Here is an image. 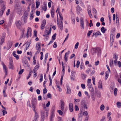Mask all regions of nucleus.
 <instances>
[{"mask_svg":"<svg viewBox=\"0 0 121 121\" xmlns=\"http://www.w3.org/2000/svg\"><path fill=\"white\" fill-rule=\"evenodd\" d=\"M91 52L93 55H95L96 53H97L98 57H100L101 56V50L99 47L95 48H92L91 50Z\"/></svg>","mask_w":121,"mask_h":121,"instance_id":"nucleus-1","label":"nucleus"},{"mask_svg":"<svg viewBox=\"0 0 121 121\" xmlns=\"http://www.w3.org/2000/svg\"><path fill=\"white\" fill-rule=\"evenodd\" d=\"M41 121H44L46 118H47L48 115V111H41Z\"/></svg>","mask_w":121,"mask_h":121,"instance_id":"nucleus-2","label":"nucleus"},{"mask_svg":"<svg viewBox=\"0 0 121 121\" xmlns=\"http://www.w3.org/2000/svg\"><path fill=\"white\" fill-rule=\"evenodd\" d=\"M9 69H14V66L13 60L11 58H10L9 59Z\"/></svg>","mask_w":121,"mask_h":121,"instance_id":"nucleus-3","label":"nucleus"},{"mask_svg":"<svg viewBox=\"0 0 121 121\" xmlns=\"http://www.w3.org/2000/svg\"><path fill=\"white\" fill-rule=\"evenodd\" d=\"M15 24L17 28L18 29H20L21 27L22 23L20 20L17 21L15 22Z\"/></svg>","mask_w":121,"mask_h":121,"instance_id":"nucleus-4","label":"nucleus"},{"mask_svg":"<svg viewBox=\"0 0 121 121\" xmlns=\"http://www.w3.org/2000/svg\"><path fill=\"white\" fill-rule=\"evenodd\" d=\"M80 24L81 29H83L84 28V22L82 18H80Z\"/></svg>","mask_w":121,"mask_h":121,"instance_id":"nucleus-5","label":"nucleus"},{"mask_svg":"<svg viewBox=\"0 0 121 121\" xmlns=\"http://www.w3.org/2000/svg\"><path fill=\"white\" fill-rule=\"evenodd\" d=\"M114 31L113 30H112L111 31V35H110V40H114Z\"/></svg>","mask_w":121,"mask_h":121,"instance_id":"nucleus-6","label":"nucleus"},{"mask_svg":"<svg viewBox=\"0 0 121 121\" xmlns=\"http://www.w3.org/2000/svg\"><path fill=\"white\" fill-rule=\"evenodd\" d=\"M76 10H77V13L78 14H79L80 13V11H81L82 9L78 5L77 6L76 8Z\"/></svg>","mask_w":121,"mask_h":121,"instance_id":"nucleus-7","label":"nucleus"},{"mask_svg":"<svg viewBox=\"0 0 121 121\" xmlns=\"http://www.w3.org/2000/svg\"><path fill=\"white\" fill-rule=\"evenodd\" d=\"M69 110L70 112H72L73 110V104L71 103H70L69 104Z\"/></svg>","mask_w":121,"mask_h":121,"instance_id":"nucleus-8","label":"nucleus"},{"mask_svg":"<svg viewBox=\"0 0 121 121\" xmlns=\"http://www.w3.org/2000/svg\"><path fill=\"white\" fill-rule=\"evenodd\" d=\"M36 49L39 50V51H40L41 50L40 43H38L36 44Z\"/></svg>","mask_w":121,"mask_h":121,"instance_id":"nucleus-9","label":"nucleus"},{"mask_svg":"<svg viewBox=\"0 0 121 121\" xmlns=\"http://www.w3.org/2000/svg\"><path fill=\"white\" fill-rule=\"evenodd\" d=\"M99 35H101V34L100 32L98 31L96 33H93L92 36L93 37L94 35H95V37H96Z\"/></svg>","mask_w":121,"mask_h":121,"instance_id":"nucleus-10","label":"nucleus"},{"mask_svg":"<svg viewBox=\"0 0 121 121\" xmlns=\"http://www.w3.org/2000/svg\"><path fill=\"white\" fill-rule=\"evenodd\" d=\"M89 90L91 92V95H94V89L91 86H89Z\"/></svg>","mask_w":121,"mask_h":121,"instance_id":"nucleus-11","label":"nucleus"},{"mask_svg":"<svg viewBox=\"0 0 121 121\" xmlns=\"http://www.w3.org/2000/svg\"><path fill=\"white\" fill-rule=\"evenodd\" d=\"M2 65L3 66V69L4 70V72L5 73V75H6L7 72L6 66L3 63H2Z\"/></svg>","mask_w":121,"mask_h":121,"instance_id":"nucleus-12","label":"nucleus"},{"mask_svg":"<svg viewBox=\"0 0 121 121\" xmlns=\"http://www.w3.org/2000/svg\"><path fill=\"white\" fill-rule=\"evenodd\" d=\"M13 45V43L11 42H10L8 45L7 47L6 48L7 50V51L9 49L12 47Z\"/></svg>","mask_w":121,"mask_h":121,"instance_id":"nucleus-13","label":"nucleus"},{"mask_svg":"<svg viewBox=\"0 0 121 121\" xmlns=\"http://www.w3.org/2000/svg\"><path fill=\"white\" fill-rule=\"evenodd\" d=\"M67 93L69 94H70L71 93V89L68 86H67Z\"/></svg>","mask_w":121,"mask_h":121,"instance_id":"nucleus-14","label":"nucleus"},{"mask_svg":"<svg viewBox=\"0 0 121 121\" xmlns=\"http://www.w3.org/2000/svg\"><path fill=\"white\" fill-rule=\"evenodd\" d=\"M39 67V64H38V65H37L35 67L34 69H33V70L32 71V72L34 73H35V72L36 71V70L38 69Z\"/></svg>","mask_w":121,"mask_h":121,"instance_id":"nucleus-15","label":"nucleus"},{"mask_svg":"<svg viewBox=\"0 0 121 121\" xmlns=\"http://www.w3.org/2000/svg\"><path fill=\"white\" fill-rule=\"evenodd\" d=\"M98 87L99 88L102 89V83L101 80H100L99 81L98 83Z\"/></svg>","mask_w":121,"mask_h":121,"instance_id":"nucleus-16","label":"nucleus"},{"mask_svg":"<svg viewBox=\"0 0 121 121\" xmlns=\"http://www.w3.org/2000/svg\"><path fill=\"white\" fill-rule=\"evenodd\" d=\"M30 31H31V28L30 27H28V28L26 35V37L27 38L29 37V33L30 32Z\"/></svg>","mask_w":121,"mask_h":121,"instance_id":"nucleus-17","label":"nucleus"},{"mask_svg":"<svg viewBox=\"0 0 121 121\" xmlns=\"http://www.w3.org/2000/svg\"><path fill=\"white\" fill-rule=\"evenodd\" d=\"M33 10H32L31 11L30 14V20H31L32 19L33 17H34V16L33 15Z\"/></svg>","mask_w":121,"mask_h":121,"instance_id":"nucleus-18","label":"nucleus"},{"mask_svg":"<svg viewBox=\"0 0 121 121\" xmlns=\"http://www.w3.org/2000/svg\"><path fill=\"white\" fill-rule=\"evenodd\" d=\"M113 60L111 59L109 62V65L110 67H112L113 66Z\"/></svg>","mask_w":121,"mask_h":121,"instance_id":"nucleus-19","label":"nucleus"},{"mask_svg":"<svg viewBox=\"0 0 121 121\" xmlns=\"http://www.w3.org/2000/svg\"><path fill=\"white\" fill-rule=\"evenodd\" d=\"M91 79H89L88 80L87 85L88 87L91 86Z\"/></svg>","mask_w":121,"mask_h":121,"instance_id":"nucleus-20","label":"nucleus"},{"mask_svg":"<svg viewBox=\"0 0 121 121\" xmlns=\"http://www.w3.org/2000/svg\"><path fill=\"white\" fill-rule=\"evenodd\" d=\"M16 52L15 51H14L13 53V56L16 58L17 60H18L19 58V57L18 55L15 54Z\"/></svg>","mask_w":121,"mask_h":121,"instance_id":"nucleus-21","label":"nucleus"},{"mask_svg":"<svg viewBox=\"0 0 121 121\" xmlns=\"http://www.w3.org/2000/svg\"><path fill=\"white\" fill-rule=\"evenodd\" d=\"M69 54V53L68 52H67L65 53V60L66 61H67L68 60L67 57Z\"/></svg>","mask_w":121,"mask_h":121,"instance_id":"nucleus-22","label":"nucleus"},{"mask_svg":"<svg viewBox=\"0 0 121 121\" xmlns=\"http://www.w3.org/2000/svg\"><path fill=\"white\" fill-rule=\"evenodd\" d=\"M6 7H5V5H4L1 8V12H2V14L1 15V16L2 15L4 11L6 8Z\"/></svg>","mask_w":121,"mask_h":121,"instance_id":"nucleus-23","label":"nucleus"},{"mask_svg":"<svg viewBox=\"0 0 121 121\" xmlns=\"http://www.w3.org/2000/svg\"><path fill=\"white\" fill-rule=\"evenodd\" d=\"M23 62L25 64V65H27L28 63L27 60L25 58L23 59Z\"/></svg>","mask_w":121,"mask_h":121,"instance_id":"nucleus-24","label":"nucleus"},{"mask_svg":"<svg viewBox=\"0 0 121 121\" xmlns=\"http://www.w3.org/2000/svg\"><path fill=\"white\" fill-rule=\"evenodd\" d=\"M31 43V42L30 41L28 42H26L25 43V44H26V49L29 47Z\"/></svg>","mask_w":121,"mask_h":121,"instance_id":"nucleus-25","label":"nucleus"},{"mask_svg":"<svg viewBox=\"0 0 121 121\" xmlns=\"http://www.w3.org/2000/svg\"><path fill=\"white\" fill-rule=\"evenodd\" d=\"M64 108V103L62 102L61 105V109L62 111L63 110Z\"/></svg>","mask_w":121,"mask_h":121,"instance_id":"nucleus-26","label":"nucleus"},{"mask_svg":"<svg viewBox=\"0 0 121 121\" xmlns=\"http://www.w3.org/2000/svg\"><path fill=\"white\" fill-rule=\"evenodd\" d=\"M52 113L51 114V115L50 118V121H53V118L54 117V115Z\"/></svg>","mask_w":121,"mask_h":121,"instance_id":"nucleus-27","label":"nucleus"},{"mask_svg":"<svg viewBox=\"0 0 121 121\" xmlns=\"http://www.w3.org/2000/svg\"><path fill=\"white\" fill-rule=\"evenodd\" d=\"M54 10L53 8L51 11V16L52 17H54Z\"/></svg>","mask_w":121,"mask_h":121,"instance_id":"nucleus-28","label":"nucleus"},{"mask_svg":"<svg viewBox=\"0 0 121 121\" xmlns=\"http://www.w3.org/2000/svg\"><path fill=\"white\" fill-rule=\"evenodd\" d=\"M19 4H16L15 5V10H18L19 9Z\"/></svg>","mask_w":121,"mask_h":121,"instance_id":"nucleus-29","label":"nucleus"},{"mask_svg":"<svg viewBox=\"0 0 121 121\" xmlns=\"http://www.w3.org/2000/svg\"><path fill=\"white\" fill-rule=\"evenodd\" d=\"M101 31L103 33H104L105 32V31L106 30V29L104 27H102L101 28Z\"/></svg>","mask_w":121,"mask_h":121,"instance_id":"nucleus-30","label":"nucleus"},{"mask_svg":"<svg viewBox=\"0 0 121 121\" xmlns=\"http://www.w3.org/2000/svg\"><path fill=\"white\" fill-rule=\"evenodd\" d=\"M62 72H63V75H64L65 73V66H64V64L62 61Z\"/></svg>","mask_w":121,"mask_h":121,"instance_id":"nucleus-31","label":"nucleus"},{"mask_svg":"<svg viewBox=\"0 0 121 121\" xmlns=\"http://www.w3.org/2000/svg\"><path fill=\"white\" fill-rule=\"evenodd\" d=\"M93 13L94 15H97V12L95 9L93 8L92 9Z\"/></svg>","mask_w":121,"mask_h":121,"instance_id":"nucleus-32","label":"nucleus"},{"mask_svg":"<svg viewBox=\"0 0 121 121\" xmlns=\"http://www.w3.org/2000/svg\"><path fill=\"white\" fill-rule=\"evenodd\" d=\"M58 25L59 27L60 28V29L61 30H62L63 29V24H59V25Z\"/></svg>","mask_w":121,"mask_h":121,"instance_id":"nucleus-33","label":"nucleus"},{"mask_svg":"<svg viewBox=\"0 0 121 121\" xmlns=\"http://www.w3.org/2000/svg\"><path fill=\"white\" fill-rule=\"evenodd\" d=\"M104 104H102L100 106V109L102 111L104 110Z\"/></svg>","mask_w":121,"mask_h":121,"instance_id":"nucleus-34","label":"nucleus"},{"mask_svg":"<svg viewBox=\"0 0 121 121\" xmlns=\"http://www.w3.org/2000/svg\"><path fill=\"white\" fill-rule=\"evenodd\" d=\"M97 97L99 98H100L101 96V93L100 92H98L97 94Z\"/></svg>","mask_w":121,"mask_h":121,"instance_id":"nucleus-35","label":"nucleus"},{"mask_svg":"<svg viewBox=\"0 0 121 121\" xmlns=\"http://www.w3.org/2000/svg\"><path fill=\"white\" fill-rule=\"evenodd\" d=\"M40 4V3L38 1H37L36 2V8H38Z\"/></svg>","mask_w":121,"mask_h":121,"instance_id":"nucleus-36","label":"nucleus"},{"mask_svg":"<svg viewBox=\"0 0 121 121\" xmlns=\"http://www.w3.org/2000/svg\"><path fill=\"white\" fill-rule=\"evenodd\" d=\"M56 33H55L52 36V39L53 40H55L56 39Z\"/></svg>","mask_w":121,"mask_h":121,"instance_id":"nucleus-37","label":"nucleus"},{"mask_svg":"<svg viewBox=\"0 0 121 121\" xmlns=\"http://www.w3.org/2000/svg\"><path fill=\"white\" fill-rule=\"evenodd\" d=\"M93 30H90L88 31L87 34V35L89 37L91 34L92 33Z\"/></svg>","mask_w":121,"mask_h":121,"instance_id":"nucleus-38","label":"nucleus"},{"mask_svg":"<svg viewBox=\"0 0 121 121\" xmlns=\"http://www.w3.org/2000/svg\"><path fill=\"white\" fill-rule=\"evenodd\" d=\"M117 105L118 108H120L121 106V103L120 102H118L117 103Z\"/></svg>","mask_w":121,"mask_h":121,"instance_id":"nucleus-39","label":"nucleus"},{"mask_svg":"<svg viewBox=\"0 0 121 121\" xmlns=\"http://www.w3.org/2000/svg\"><path fill=\"white\" fill-rule=\"evenodd\" d=\"M117 88H115L114 91V95L115 96L117 94Z\"/></svg>","mask_w":121,"mask_h":121,"instance_id":"nucleus-40","label":"nucleus"},{"mask_svg":"<svg viewBox=\"0 0 121 121\" xmlns=\"http://www.w3.org/2000/svg\"><path fill=\"white\" fill-rule=\"evenodd\" d=\"M43 94L44 95L46 93L47 91V90L46 88H44L43 89Z\"/></svg>","mask_w":121,"mask_h":121,"instance_id":"nucleus-41","label":"nucleus"},{"mask_svg":"<svg viewBox=\"0 0 121 121\" xmlns=\"http://www.w3.org/2000/svg\"><path fill=\"white\" fill-rule=\"evenodd\" d=\"M46 23V20L45 19H44L43 20L41 25H45Z\"/></svg>","mask_w":121,"mask_h":121,"instance_id":"nucleus-42","label":"nucleus"},{"mask_svg":"<svg viewBox=\"0 0 121 121\" xmlns=\"http://www.w3.org/2000/svg\"><path fill=\"white\" fill-rule=\"evenodd\" d=\"M82 115H85L86 116H88V113L86 111L82 113Z\"/></svg>","mask_w":121,"mask_h":121,"instance_id":"nucleus-43","label":"nucleus"},{"mask_svg":"<svg viewBox=\"0 0 121 121\" xmlns=\"http://www.w3.org/2000/svg\"><path fill=\"white\" fill-rule=\"evenodd\" d=\"M72 20L74 24H75V18L74 16H73L72 17Z\"/></svg>","mask_w":121,"mask_h":121,"instance_id":"nucleus-44","label":"nucleus"},{"mask_svg":"<svg viewBox=\"0 0 121 121\" xmlns=\"http://www.w3.org/2000/svg\"><path fill=\"white\" fill-rule=\"evenodd\" d=\"M83 107L84 109H87L88 108L86 104L85 103L83 104Z\"/></svg>","mask_w":121,"mask_h":121,"instance_id":"nucleus-45","label":"nucleus"},{"mask_svg":"<svg viewBox=\"0 0 121 121\" xmlns=\"http://www.w3.org/2000/svg\"><path fill=\"white\" fill-rule=\"evenodd\" d=\"M44 8H43V10L44 11H46L47 9V5L46 4H44Z\"/></svg>","mask_w":121,"mask_h":121,"instance_id":"nucleus-46","label":"nucleus"},{"mask_svg":"<svg viewBox=\"0 0 121 121\" xmlns=\"http://www.w3.org/2000/svg\"><path fill=\"white\" fill-rule=\"evenodd\" d=\"M57 112L59 113V114L62 115L63 114L61 110H58Z\"/></svg>","mask_w":121,"mask_h":121,"instance_id":"nucleus-47","label":"nucleus"},{"mask_svg":"<svg viewBox=\"0 0 121 121\" xmlns=\"http://www.w3.org/2000/svg\"><path fill=\"white\" fill-rule=\"evenodd\" d=\"M80 63V61L79 60H78L77 61L76 64V67L77 68L79 66V64Z\"/></svg>","mask_w":121,"mask_h":121,"instance_id":"nucleus-48","label":"nucleus"},{"mask_svg":"<svg viewBox=\"0 0 121 121\" xmlns=\"http://www.w3.org/2000/svg\"><path fill=\"white\" fill-rule=\"evenodd\" d=\"M118 81L121 84V74L120 75V78H118Z\"/></svg>","mask_w":121,"mask_h":121,"instance_id":"nucleus-49","label":"nucleus"},{"mask_svg":"<svg viewBox=\"0 0 121 121\" xmlns=\"http://www.w3.org/2000/svg\"><path fill=\"white\" fill-rule=\"evenodd\" d=\"M24 71V69H21L20 71L18 72V74H21Z\"/></svg>","mask_w":121,"mask_h":121,"instance_id":"nucleus-50","label":"nucleus"},{"mask_svg":"<svg viewBox=\"0 0 121 121\" xmlns=\"http://www.w3.org/2000/svg\"><path fill=\"white\" fill-rule=\"evenodd\" d=\"M79 45V43L78 42H77L76 44H75V48L77 49L78 48V46Z\"/></svg>","mask_w":121,"mask_h":121,"instance_id":"nucleus-51","label":"nucleus"},{"mask_svg":"<svg viewBox=\"0 0 121 121\" xmlns=\"http://www.w3.org/2000/svg\"><path fill=\"white\" fill-rule=\"evenodd\" d=\"M55 111V109L54 108H53L51 110V113H52L53 115L54 114V112Z\"/></svg>","mask_w":121,"mask_h":121,"instance_id":"nucleus-52","label":"nucleus"},{"mask_svg":"<svg viewBox=\"0 0 121 121\" xmlns=\"http://www.w3.org/2000/svg\"><path fill=\"white\" fill-rule=\"evenodd\" d=\"M16 119V117H14L12 118L10 121H15Z\"/></svg>","mask_w":121,"mask_h":121,"instance_id":"nucleus-53","label":"nucleus"},{"mask_svg":"<svg viewBox=\"0 0 121 121\" xmlns=\"http://www.w3.org/2000/svg\"><path fill=\"white\" fill-rule=\"evenodd\" d=\"M86 76L84 74H82V77L83 79H84L86 77Z\"/></svg>","mask_w":121,"mask_h":121,"instance_id":"nucleus-54","label":"nucleus"},{"mask_svg":"<svg viewBox=\"0 0 121 121\" xmlns=\"http://www.w3.org/2000/svg\"><path fill=\"white\" fill-rule=\"evenodd\" d=\"M64 75H62L60 79V84L61 85H62V84L63 78Z\"/></svg>","mask_w":121,"mask_h":121,"instance_id":"nucleus-55","label":"nucleus"},{"mask_svg":"<svg viewBox=\"0 0 121 121\" xmlns=\"http://www.w3.org/2000/svg\"><path fill=\"white\" fill-rule=\"evenodd\" d=\"M2 112H3V115L4 116L5 114H6L7 113V112L4 110H2Z\"/></svg>","mask_w":121,"mask_h":121,"instance_id":"nucleus-56","label":"nucleus"},{"mask_svg":"<svg viewBox=\"0 0 121 121\" xmlns=\"http://www.w3.org/2000/svg\"><path fill=\"white\" fill-rule=\"evenodd\" d=\"M24 30H23L22 32V35L20 37L19 39V40H20L22 38L23 36L24 35Z\"/></svg>","mask_w":121,"mask_h":121,"instance_id":"nucleus-57","label":"nucleus"},{"mask_svg":"<svg viewBox=\"0 0 121 121\" xmlns=\"http://www.w3.org/2000/svg\"><path fill=\"white\" fill-rule=\"evenodd\" d=\"M109 18V23L110 24L111 23V18L110 15H109L108 16Z\"/></svg>","mask_w":121,"mask_h":121,"instance_id":"nucleus-58","label":"nucleus"},{"mask_svg":"<svg viewBox=\"0 0 121 121\" xmlns=\"http://www.w3.org/2000/svg\"><path fill=\"white\" fill-rule=\"evenodd\" d=\"M91 71V69L90 68H88L87 69L86 71V72L88 74L89 72Z\"/></svg>","mask_w":121,"mask_h":121,"instance_id":"nucleus-59","label":"nucleus"},{"mask_svg":"<svg viewBox=\"0 0 121 121\" xmlns=\"http://www.w3.org/2000/svg\"><path fill=\"white\" fill-rule=\"evenodd\" d=\"M49 35H47L45 36L44 38V40L45 41H47L49 38Z\"/></svg>","mask_w":121,"mask_h":121,"instance_id":"nucleus-60","label":"nucleus"},{"mask_svg":"<svg viewBox=\"0 0 121 121\" xmlns=\"http://www.w3.org/2000/svg\"><path fill=\"white\" fill-rule=\"evenodd\" d=\"M36 15L37 16H39L40 14V12L39 11H37L36 12Z\"/></svg>","mask_w":121,"mask_h":121,"instance_id":"nucleus-61","label":"nucleus"},{"mask_svg":"<svg viewBox=\"0 0 121 121\" xmlns=\"http://www.w3.org/2000/svg\"><path fill=\"white\" fill-rule=\"evenodd\" d=\"M56 86L57 88H58L59 91L60 92L61 91H62V89L58 85H57Z\"/></svg>","mask_w":121,"mask_h":121,"instance_id":"nucleus-62","label":"nucleus"},{"mask_svg":"<svg viewBox=\"0 0 121 121\" xmlns=\"http://www.w3.org/2000/svg\"><path fill=\"white\" fill-rule=\"evenodd\" d=\"M75 110L76 111L78 110H79L78 107L77 105H75Z\"/></svg>","mask_w":121,"mask_h":121,"instance_id":"nucleus-63","label":"nucleus"},{"mask_svg":"<svg viewBox=\"0 0 121 121\" xmlns=\"http://www.w3.org/2000/svg\"><path fill=\"white\" fill-rule=\"evenodd\" d=\"M81 86L82 88L83 89H84L85 88V85L84 84H82L81 85Z\"/></svg>","mask_w":121,"mask_h":121,"instance_id":"nucleus-64","label":"nucleus"}]
</instances>
